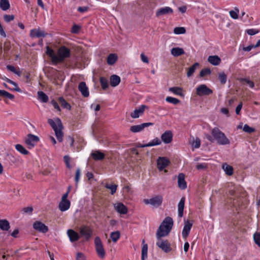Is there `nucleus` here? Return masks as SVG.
<instances>
[{
    "label": "nucleus",
    "instance_id": "obj_1",
    "mask_svg": "<svg viewBox=\"0 0 260 260\" xmlns=\"http://www.w3.org/2000/svg\"><path fill=\"white\" fill-rule=\"evenodd\" d=\"M46 54L51 58L53 64H57L63 62L66 58L70 57V50L62 46L58 49L56 55L53 49L47 46Z\"/></svg>",
    "mask_w": 260,
    "mask_h": 260
},
{
    "label": "nucleus",
    "instance_id": "obj_2",
    "mask_svg": "<svg viewBox=\"0 0 260 260\" xmlns=\"http://www.w3.org/2000/svg\"><path fill=\"white\" fill-rule=\"evenodd\" d=\"M173 223V219L169 216L164 219L156 233L157 239H159L160 238L167 236L169 234L172 228Z\"/></svg>",
    "mask_w": 260,
    "mask_h": 260
},
{
    "label": "nucleus",
    "instance_id": "obj_3",
    "mask_svg": "<svg viewBox=\"0 0 260 260\" xmlns=\"http://www.w3.org/2000/svg\"><path fill=\"white\" fill-rule=\"evenodd\" d=\"M48 122L54 130L58 141L59 142H61L63 140L62 137L63 134L62 131L63 129V125L60 119L57 118L54 121L52 119H49L48 120Z\"/></svg>",
    "mask_w": 260,
    "mask_h": 260
},
{
    "label": "nucleus",
    "instance_id": "obj_4",
    "mask_svg": "<svg viewBox=\"0 0 260 260\" xmlns=\"http://www.w3.org/2000/svg\"><path fill=\"white\" fill-rule=\"evenodd\" d=\"M211 133L219 144L226 145L230 143L229 140L226 138L224 134L220 131L218 128H214L212 130Z\"/></svg>",
    "mask_w": 260,
    "mask_h": 260
},
{
    "label": "nucleus",
    "instance_id": "obj_5",
    "mask_svg": "<svg viewBox=\"0 0 260 260\" xmlns=\"http://www.w3.org/2000/svg\"><path fill=\"white\" fill-rule=\"evenodd\" d=\"M94 244L98 255L101 258H104L105 257L106 252L102 240L99 237L95 238Z\"/></svg>",
    "mask_w": 260,
    "mask_h": 260
},
{
    "label": "nucleus",
    "instance_id": "obj_6",
    "mask_svg": "<svg viewBox=\"0 0 260 260\" xmlns=\"http://www.w3.org/2000/svg\"><path fill=\"white\" fill-rule=\"evenodd\" d=\"M212 93V90L208 88L205 84L200 85L196 89V94L200 96L209 95Z\"/></svg>",
    "mask_w": 260,
    "mask_h": 260
},
{
    "label": "nucleus",
    "instance_id": "obj_7",
    "mask_svg": "<svg viewBox=\"0 0 260 260\" xmlns=\"http://www.w3.org/2000/svg\"><path fill=\"white\" fill-rule=\"evenodd\" d=\"M162 199L161 196L158 195L150 199H145L144 202L146 204H150L155 207H158L161 205Z\"/></svg>",
    "mask_w": 260,
    "mask_h": 260
},
{
    "label": "nucleus",
    "instance_id": "obj_8",
    "mask_svg": "<svg viewBox=\"0 0 260 260\" xmlns=\"http://www.w3.org/2000/svg\"><path fill=\"white\" fill-rule=\"evenodd\" d=\"M39 141V138L38 137L32 134H28L25 140V143L28 149H31L36 145Z\"/></svg>",
    "mask_w": 260,
    "mask_h": 260
},
{
    "label": "nucleus",
    "instance_id": "obj_9",
    "mask_svg": "<svg viewBox=\"0 0 260 260\" xmlns=\"http://www.w3.org/2000/svg\"><path fill=\"white\" fill-rule=\"evenodd\" d=\"M79 231L81 235L85 237L86 240H88L92 235L93 231L89 226L82 225L80 228Z\"/></svg>",
    "mask_w": 260,
    "mask_h": 260
},
{
    "label": "nucleus",
    "instance_id": "obj_10",
    "mask_svg": "<svg viewBox=\"0 0 260 260\" xmlns=\"http://www.w3.org/2000/svg\"><path fill=\"white\" fill-rule=\"evenodd\" d=\"M156 245L166 253L171 250L169 242L167 240H161V238L158 239V241L156 242Z\"/></svg>",
    "mask_w": 260,
    "mask_h": 260
},
{
    "label": "nucleus",
    "instance_id": "obj_11",
    "mask_svg": "<svg viewBox=\"0 0 260 260\" xmlns=\"http://www.w3.org/2000/svg\"><path fill=\"white\" fill-rule=\"evenodd\" d=\"M153 125V123L152 122L143 123L139 125L132 126L130 131L133 133H138L142 131L144 128Z\"/></svg>",
    "mask_w": 260,
    "mask_h": 260
},
{
    "label": "nucleus",
    "instance_id": "obj_12",
    "mask_svg": "<svg viewBox=\"0 0 260 260\" xmlns=\"http://www.w3.org/2000/svg\"><path fill=\"white\" fill-rule=\"evenodd\" d=\"M33 228L37 231L46 233L48 231V228L45 224L41 221H37L33 224Z\"/></svg>",
    "mask_w": 260,
    "mask_h": 260
},
{
    "label": "nucleus",
    "instance_id": "obj_13",
    "mask_svg": "<svg viewBox=\"0 0 260 260\" xmlns=\"http://www.w3.org/2000/svg\"><path fill=\"white\" fill-rule=\"evenodd\" d=\"M147 107L144 105L140 106L138 108L136 109L130 114L131 117L133 118H137L143 114L144 112Z\"/></svg>",
    "mask_w": 260,
    "mask_h": 260
},
{
    "label": "nucleus",
    "instance_id": "obj_14",
    "mask_svg": "<svg viewBox=\"0 0 260 260\" xmlns=\"http://www.w3.org/2000/svg\"><path fill=\"white\" fill-rule=\"evenodd\" d=\"M169 164V160L166 157H159L157 159V166L159 171L164 170Z\"/></svg>",
    "mask_w": 260,
    "mask_h": 260
},
{
    "label": "nucleus",
    "instance_id": "obj_15",
    "mask_svg": "<svg viewBox=\"0 0 260 260\" xmlns=\"http://www.w3.org/2000/svg\"><path fill=\"white\" fill-rule=\"evenodd\" d=\"M48 35L45 31L41 30L39 28H35L30 30V36L32 38L45 37Z\"/></svg>",
    "mask_w": 260,
    "mask_h": 260
},
{
    "label": "nucleus",
    "instance_id": "obj_16",
    "mask_svg": "<svg viewBox=\"0 0 260 260\" xmlns=\"http://www.w3.org/2000/svg\"><path fill=\"white\" fill-rule=\"evenodd\" d=\"M162 141L165 144L171 143L173 140V133L171 131H166L161 136Z\"/></svg>",
    "mask_w": 260,
    "mask_h": 260
},
{
    "label": "nucleus",
    "instance_id": "obj_17",
    "mask_svg": "<svg viewBox=\"0 0 260 260\" xmlns=\"http://www.w3.org/2000/svg\"><path fill=\"white\" fill-rule=\"evenodd\" d=\"M173 9L169 7H166L159 9L156 12V17H159L162 15L172 14Z\"/></svg>",
    "mask_w": 260,
    "mask_h": 260
},
{
    "label": "nucleus",
    "instance_id": "obj_18",
    "mask_svg": "<svg viewBox=\"0 0 260 260\" xmlns=\"http://www.w3.org/2000/svg\"><path fill=\"white\" fill-rule=\"evenodd\" d=\"M78 89L81 92L82 95L85 98L89 96V93L88 88L86 86L85 82H81L78 85Z\"/></svg>",
    "mask_w": 260,
    "mask_h": 260
},
{
    "label": "nucleus",
    "instance_id": "obj_19",
    "mask_svg": "<svg viewBox=\"0 0 260 260\" xmlns=\"http://www.w3.org/2000/svg\"><path fill=\"white\" fill-rule=\"evenodd\" d=\"M114 207L116 211L120 214H125L127 213V208L122 203H115Z\"/></svg>",
    "mask_w": 260,
    "mask_h": 260
},
{
    "label": "nucleus",
    "instance_id": "obj_20",
    "mask_svg": "<svg viewBox=\"0 0 260 260\" xmlns=\"http://www.w3.org/2000/svg\"><path fill=\"white\" fill-rule=\"evenodd\" d=\"M192 225V223H190L189 221L185 222V224L182 232V236L184 239H186L188 236Z\"/></svg>",
    "mask_w": 260,
    "mask_h": 260
},
{
    "label": "nucleus",
    "instance_id": "obj_21",
    "mask_svg": "<svg viewBox=\"0 0 260 260\" xmlns=\"http://www.w3.org/2000/svg\"><path fill=\"white\" fill-rule=\"evenodd\" d=\"M67 234L72 242H76L80 238L79 234L75 231L70 229L67 231Z\"/></svg>",
    "mask_w": 260,
    "mask_h": 260
},
{
    "label": "nucleus",
    "instance_id": "obj_22",
    "mask_svg": "<svg viewBox=\"0 0 260 260\" xmlns=\"http://www.w3.org/2000/svg\"><path fill=\"white\" fill-rule=\"evenodd\" d=\"M71 206V203L69 200H61V201L59 203L58 208L62 211H66L68 210Z\"/></svg>",
    "mask_w": 260,
    "mask_h": 260
},
{
    "label": "nucleus",
    "instance_id": "obj_23",
    "mask_svg": "<svg viewBox=\"0 0 260 260\" xmlns=\"http://www.w3.org/2000/svg\"><path fill=\"white\" fill-rule=\"evenodd\" d=\"M185 175L183 173H180L178 176V185L180 188L184 189L186 188V182L184 179Z\"/></svg>",
    "mask_w": 260,
    "mask_h": 260
},
{
    "label": "nucleus",
    "instance_id": "obj_24",
    "mask_svg": "<svg viewBox=\"0 0 260 260\" xmlns=\"http://www.w3.org/2000/svg\"><path fill=\"white\" fill-rule=\"evenodd\" d=\"M110 85L113 87L117 86L120 82V78L116 75H113L110 78Z\"/></svg>",
    "mask_w": 260,
    "mask_h": 260
},
{
    "label": "nucleus",
    "instance_id": "obj_25",
    "mask_svg": "<svg viewBox=\"0 0 260 260\" xmlns=\"http://www.w3.org/2000/svg\"><path fill=\"white\" fill-rule=\"evenodd\" d=\"M171 52L172 55L175 57H178L185 53L183 49L179 47L173 48L171 50Z\"/></svg>",
    "mask_w": 260,
    "mask_h": 260
},
{
    "label": "nucleus",
    "instance_id": "obj_26",
    "mask_svg": "<svg viewBox=\"0 0 260 260\" xmlns=\"http://www.w3.org/2000/svg\"><path fill=\"white\" fill-rule=\"evenodd\" d=\"M91 156L95 160H100L105 158V154L100 151L97 150L91 153Z\"/></svg>",
    "mask_w": 260,
    "mask_h": 260
},
{
    "label": "nucleus",
    "instance_id": "obj_27",
    "mask_svg": "<svg viewBox=\"0 0 260 260\" xmlns=\"http://www.w3.org/2000/svg\"><path fill=\"white\" fill-rule=\"evenodd\" d=\"M118 59L117 55L115 53L110 54L107 58V62L109 65H113Z\"/></svg>",
    "mask_w": 260,
    "mask_h": 260
},
{
    "label": "nucleus",
    "instance_id": "obj_28",
    "mask_svg": "<svg viewBox=\"0 0 260 260\" xmlns=\"http://www.w3.org/2000/svg\"><path fill=\"white\" fill-rule=\"evenodd\" d=\"M208 61L214 66H217L220 64L221 62L220 58L217 55L209 56L208 58Z\"/></svg>",
    "mask_w": 260,
    "mask_h": 260
},
{
    "label": "nucleus",
    "instance_id": "obj_29",
    "mask_svg": "<svg viewBox=\"0 0 260 260\" xmlns=\"http://www.w3.org/2000/svg\"><path fill=\"white\" fill-rule=\"evenodd\" d=\"M185 199L182 198L178 205V216L182 217L183 215V210L184 207Z\"/></svg>",
    "mask_w": 260,
    "mask_h": 260
},
{
    "label": "nucleus",
    "instance_id": "obj_30",
    "mask_svg": "<svg viewBox=\"0 0 260 260\" xmlns=\"http://www.w3.org/2000/svg\"><path fill=\"white\" fill-rule=\"evenodd\" d=\"M58 102L61 106L64 109L70 110L71 109V106L62 97H59L58 99Z\"/></svg>",
    "mask_w": 260,
    "mask_h": 260
},
{
    "label": "nucleus",
    "instance_id": "obj_31",
    "mask_svg": "<svg viewBox=\"0 0 260 260\" xmlns=\"http://www.w3.org/2000/svg\"><path fill=\"white\" fill-rule=\"evenodd\" d=\"M10 228L9 221L6 219L0 220V229L3 231H7Z\"/></svg>",
    "mask_w": 260,
    "mask_h": 260
},
{
    "label": "nucleus",
    "instance_id": "obj_32",
    "mask_svg": "<svg viewBox=\"0 0 260 260\" xmlns=\"http://www.w3.org/2000/svg\"><path fill=\"white\" fill-rule=\"evenodd\" d=\"M222 169L225 172V174L229 176H231L233 174V168L232 166L225 163L222 165Z\"/></svg>",
    "mask_w": 260,
    "mask_h": 260
},
{
    "label": "nucleus",
    "instance_id": "obj_33",
    "mask_svg": "<svg viewBox=\"0 0 260 260\" xmlns=\"http://www.w3.org/2000/svg\"><path fill=\"white\" fill-rule=\"evenodd\" d=\"M144 242L145 241L143 240L142 241V260H145V258L147 257L148 245L147 244H145Z\"/></svg>",
    "mask_w": 260,
    "mask_h": 260
},
{
    "label": "nucleus",
    "instance_id": "obj_34",
    "mask_svg": "<svg viewBox=\"0 0 260 260\" xmlns=\"http://www.w3.org/2000/svg\"><path fill=\"white\" fill-rule=\"evenodd\" d=\"M0 8L3 11H6L10 8L8 0H0Z\"/></svg>",
    "mask_w": 260,
    "mask_h": 260
},
{
    "label": "nucleus",
    "instance_id": "obj_35",
    "mask_svg": "<svg viewBox=\"0 0 260 260\" xmlns=\"http://www.w3.org/2000/svg\"><path fill=\"white\" fill-rule=\"evenodd\" d=\"M200 66L199 63L198 62L194 63L191 67H190L188 70L187 73V76L189 77L191 76L193 73L194 72L196 69L199 67Z\"/></svg>",
    "mask_w": 260,
    "mask_h": 260
},
{
    "label": "nucleus",
    "instance_id": "obj_36",
    "mask_svg": "<svg viewBox=\"0 0 260 260\" xmlns=\"http://www.w3.org/2000/svg\"><path fill=\"white\" fill-rule=\"evenodd\" d=\"M3 80L6 81V82H7L8 83H10V84H12L14 86V88L13 89V90L16 91H18V92H20L21 91V89L19 88V87L18 86V85L17 84L13 81L12 80L9 79V78L6 77H1Z\"/></svg>",
    "mask_w": 260,
    "mask_h": 260
},
{
    "label": "nucleus",
    "instance_id": "obj_37",
    "mask_svg": "<svg viewBox=\"0 0 260 260\" xmlns=\"http://www.w3.org/2000/svg\"><path fill=\"white\" fill-rule=\"evenodd\" d=\"M15 147L16 149L22 154L27 155L29 153V152L21 144H16Z\"/></svg>",
    "mask_w": 260,
    "mask_h": 260
},
{
    "label": "nucleus",
    "instance_id": "obj_38",
    "mask_svg": "<svg viewBox=\"0 0 260 260\" xmlns=\"http://www.w3.org/2000/svg\"><path fill=\"white\" fill-rule=\"evenodd\" d=\"M38 98L42 102L47 103L48 101V96L43 91H40L38 92Z\"/></svg>",
    "mask_w": 260,
    "mask_h": 260
},
{
    "label": "nucleus",
    "instance_id": "obj_39",
    "mask_svg": "<svg viewBox=\"0 0 260 260\" xmlns=\"http://www.w3.org/2000/svg\"><path fill=\"white\" fill-rule=\"evenodd\" d=\"M169 90L170 92H173L174 94H177V95H183L182 89L181 88L179 87H170L169 89Z\"/></svg>",
    "mask_w": 260,
    "mask_h": 260
},
{
    "label": "nucleus",
    "instance_id": "obj_40",
    "mask_svg": "<svg viewBox=\"0 0 260 260\" xmlns=\"http://www.w3.org/2000/svg\"><path fill=\"white\" fill-rule=\"evenodd\" d=\"M0 96L5 97L10 100L14 99V95L4 90H0Z\"/></svg>",
    "mask_w": 260,
    "mask_h": 260
},
{
    "label": "nucleus",
    "instance_id": "obj_41",
    "mask_svg": "<svg viewBox=\"0 0 260 260\" xmlns=\"http://www.w3.org/2000/svg\"><path fill=\"white\" fill-rule=\"evenodd\" d=\"M120 233L119 231L112 232L110 234V238L113 242H116L119 239Z\"/></svg>",
    "mask_w": 260,
    "mask_h": 260
},
{
    "label": "nucleus",
    "instance_id": "obj_42",
    "mask_svg": "<svg viewBox=\"0 0 260 260\" xmlns=\"http://www.w3.org/2000/svg\"><path fill=\"white\" fill-rule=\"evenodd\" d=\"M234 9H235V10H231V11H230L229 13H230V16L232 18H233L234 19H237L238 18V14L239 12V10L237 7H235L234 8Z\"/></svg>",
    "mask_w": 260,
    "mask_h": 260
},
{
    "label": "nucleus",
    "instance_id": "obj_43",
    "mask_svg": "<svg viewBox=\"0 0 260 260\" xmlns=\"http://www.w3.org/2000/svg\"><path fill=\"white\" fill-rule=\"evenodd\" d=\"M161 143V141L158 138H156L155 139H153L151 142L147 144H146L145 146H147V147H150L155 145H160Z\"/></svg>",
    "mask_w": 260,
    "mask_h": 260
},
{
    "label": "nucleus",
    "instance_id": "obj_44",
    "mask_svg": "<svg viewBox=\"0 0 260 260\" xmlns=\"http://www.w3.org/2000/svg\"><path fill=\"white\" fill-rule=\"evenodd\" d=\"M100 83L103 89H106L108 87V82L106 78L104 77H101L100 79Z\"/></svg>",
    "mask_w": 260,
    "mask_h": 260
},
{
    "label": "nucleus",
    "instance_id": "obj_45",
    "mask_svg": "<svg viewBox=\"0 0 260 260\" xmlns=\"http://www.w3.org/2000/svg\"><path fill=\"white\" fill-rule=\"evenodd\" d=\"M105 187L106 188L110 189L111 194H113L114 193H115V192L117 190V185H115V184L113 185V184H106L105 185Z\"/></svg>",
    "mask_w": 260,
    "mask_h": 260
},
{
    "label": "nucleus",
    "instance_id": "obj_46",
    "mask_svg": "<svg viewBox=\"0 0 260 260\" xmlns=\"http://www.w3.org/2000/svg\"><path fill=\"white\" fill-rule=\"evenodd\" d=\"M185 32V28L183 27H176L174 29V32L175 34H184Z\"/></svg>",
    "mask_w": 260,
    "mask_h": 260
},
{
    "label": "nucleus",
    "instance_id": "obj_47",
    "mask_svg": "<svg viewBox=\"0 0 260 260\" xmlns=\"http://www.w3.org/2000/svg\"><path fill=\"white\" fill-rule=\"evenodd\" d=\"M166 101L169 103H172L174 105H177L180 103V101L178 99L171 96L167 97L166 99Z\"/></svg>",
    "mask_w": 260,
    "mask_h": 260
},
{
    "label": "nucleus",
    "instance_id": "obj_48",
    "mask_svg": "<svg viewBox=\"0 0 260 260\" xmlns=\"http://www.w3.org/2000/svg\"><path fill=\"white\" fill-rule=\"evenodd\" d=\"M211 74V70L209 68H205L202 70L200 73V77H204Z\"/></svg>",
    "mask_w": 260,
    "mask_h": 260
},
{
    "label": "nucleus",
    "instance_id": "obj_49",
    "mask_svg": "<svg viewBox=\"0 0 260 260\" xmlns=\"http://www.w3.org/2000/svg\"><path fill=\"white\" fill-rule=\"evenodd\" d=\"M243 130L244 132H245L246 133H249V134H251V133H252L253 132H254L255 131V128H254L253 127H250L247 124H245L244 125L243 128Z\"/></svg>",
    "mask_w": 260,
    "mask_h": 260
},
{
    "label": "nucleus",
    "instance_id": "obj_50",
    "mask_svg": "<svg viewBox=\"0 0 260 260\" xmlns=\"http://www.w3.org/2000/svg\"><path fill=\"white\" fill-rule=\"evenodd\" d=\"M253 239L254 242L259 247H260V233L256 232L253 235Z\"/></svg>",
    "mask_w": 260,
    "mask_h": 260
},
{
    "label": "nucleus",
    "instance_id": "obj_51",
    "mask_svg": "<svg viewBox=\"0 0 260 260\" xmlns=\"http://www.w3.org/2000/svg\"><path fill=\"white\" fill-rule=\"evenodd\" d=\"M219 79L221 84H225L226 82L227 77L224 73H221L219 74Z\"/></svg>",
    "mask_w": 260,
    "mask_h": 260
},
{
    "label": "nucleus",
    "instance_id": "obj_52",
    "mask_svg": "<svg viewBox=\"0 0 260 260\" xmlns=\"http://www.w3.org/2000/svg\"><path fill=\"white\" fill-rule=\"evenodd\" d=\"M240 81L241 82H245L251 88H253L254 86L253 82L248 79L242 78L240 79Z\"/></svg>",
    "mask_w": 260,
    "mask_h": 260
},
{
    "label": "nucleus",
    "instance_id": "obj_53",
    "mask_svg": "<svg viewBox=\"0 0 260 260\" xmlns=\"http://www.w3.org/2000/svg\"><path fill=\"white\" fill-rule=\"evenodd\" d=\"M76 260H86V257L84 254L81 252H78L76 255Z\"/></svg>",
    "mask_w": 260,
    "mask_h": 260
},
{
    "label": "nucleus",
    "instance_id": "obj_54",
    "mask_svg": "<svg viewBox=\"0 0 260 260\" xmlns=\"http://www.w3.org/2000/svg\"><path fill=\"white\" fill-rule=\"evenodd\" d=\"M4 19L7 22H9L12 21L14 19V16L13 15H5L4 16Z\"/></svg>",
    "mask_w": 260,
    "mask_h": 260
},
{
    "label": "nucleus",
    "instance_id": "obj_55",
    "mask_svg": "<svg viewBox=\"0 0 260 260\" xmlns=\"http://www.w3.org/2000/svg\"><path fill=\"white\" fill-rule=\"evenodd\" d=\"M201 144V141L199 138H197L195 140L193 141L192 143V146L196 148H198L200 147Z\"/></svg>",
    "mask_w": 260,
    "mask_h": 260
},
{
    "label": "nucleus",
    "instance_id": "obj_56",
    "mask_svg": "<svg viewBox=\"0 0 260 260\" xmlns=\"http://www.w3.org/2000/svg\"><path fill=\"white\" fill-rule=\"evenodd\" d=\"M259 31L258 30L255 29H248L246 30V32L250 36L254 35L257 33H258Z\"/></svg>",
    "mask_w": 260,
    "mask_h": 260
},
{
    "label": "nucleus",
    "instance_id": "obj_57",
    "mask_svg": "<svg viewBox=\"0 0 260 260\" xmlns=\"http://www.w3.org/2000/svg\"><path fill=\"white\" fill-rule=\"evenodd\" d=\"M51 103L52 104V105L54 107V109L57 110L58 111H61V109H60V107L59 106V105H58L59 103H58V102H56L55 100H52V101H51Z\"/></svg>",
    "mask_w": 260,
    "mask_h": 260
},
{
    "label": "nucleus",
    "instance_id": "obj_58",
    "mask_svg": "<svg viewBox=\"0 0 260 260\" xmlns=\"http://www.w3.org/2000/svg\"><path fill=\"white\" fill-rule=\"evenodd\" d=\"M80 174H81L80 170V169H78L76 170V175H75V181H76V185H77V184H78V183L79 182L80 176Z\"/></svg>",
    "mask_w": 260,
    "mask_h": 260
},
{
    "label": "nucleus",
    "instance_id": "obj_59",
    "mask_svg": "<svg viewBox=\"0 0 260 260\" xmlns=\"http://www.w3.org/2000/svg\"><path fill=\"white\" fill-rule=\"evenodd\" d=\"M64 161L66 164L67 167L70 169L71 166L70 165V157L68 155H65L63 157Z\"/></svg>",
    "mask_w": 260,
    "mask_h": 260
},
{
    "label": "nucleus",
    "instance_id": "obj_60",
    "mask_svg": "<svg viewBox=\"0 0 260 260\" xmlns=\"http://www.w3.org/2000/svg\"><path fill=\"white\" fill-rule=\"evenodd\" d=\"M22 211L25 213L30 214L33 211L32 207H27L23 208Z\"/></svg>",
    "mask_w": 260,
    "mask_h": 260
},
{
    "label": "nucleus",
    "instance_id": "obj_61",
    "mask_svg": "<svg viewBox=\"0 0 260 260\" xmlns=\"http://www.w3.org/2000/svg\"><path fill=\"white\" fill-rule=\"evenodd\" d=\"M207 167V165L205 164H198L196 166V168L198 170L205 169Z\"/></svg>",
    "mask_w": 260,
    "mask_h": 260
},
{
    "label": "nucleus",
    "instance_id": "obj_62",
    "mask_svg": "<svg viewBox=\"0 0 260 260\" xmlns=\"http://www.w3.org/2000/svg\"><path fill=\"white\" fill-rule=\"evenodd\" d=\"M141 58L143 62L146 63H148L149 62L148 57L143 53L141 54Z\"/></svg>",
    "mask_w": 260,
    "mask_h": 260
},
{
    "label": "nucleus",
    "instance_id": "obj_63",
    "mask_svg": "<svg viewBox=\"0 0 260 260\" xmlns=\"http://www.w3.org/2000/svg\"><path fill=\"white\" fill-rule=\"evenodd\" d=\"M80 28V26H79L75 24L72 27V32L73 33H77L79 31Z\"/></svg>",
    "mask_w": 260,
    "mask_h": 260
},
{
    "label": "nucleus",
    "instance_id": "obj_64",
    "mask_svg": "<svg viewBox=\"0 0 260 260\" xmlns=\"http://www.w3.org/2000/svg\"><path fill=\"white\" fill-rule=\"evenodd\" d=\"M242 103L241 102L236 107V113L237 114H239L240 113V112L242 108Z\"/></svg>",
    "mask_w": 260,
    "mask_h": 260
}]
</instances>
